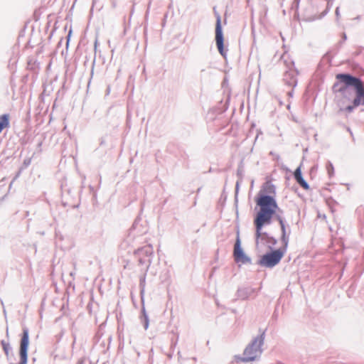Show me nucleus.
<instances>
[{"label":"nucleus","instance_id":"16","mask_svg":"<svg viewBox=\"0 0 364 364\" xmlns=\"http://www.w3.org/2000/svg\"><path fill=\"white\" fill-rule=\"evenodd\" d=\"M279 224H280L281 227H282V226H284V223H283L282 220H279Z\"/></svg>","mask_w":364,"mask_h":364},{"label":"nucleus","instance_id":"9","mask_svg":"<svg viewBox=\"0 0 364 364\" xmlns=\"http://www.w3.org/2000/svg\"><path fill=\"white\" fill-rule=\"evenodd\" d=\"M1 344L2 348H3L6 355L8 356L9 354V350H10L9 343L5 341H1Z\"/></svg>","mask_w":364,"mask_h":364},{"label":"nucleus","instance_id":"8","mask_svg":"<svg viewBox=\"0 0 364 364\" xmlns=\"http://www.w3.org/2000/svg\"><path fill=\"white\" fill-rule=\"evenodd\" d=\"M10 116L9 114H4L0 116V133L5 128L9 127Z\"/></svg>","mask_w":364,"mask_h":364},{"label":"nucleus","instance_id":"4","mask_svg":"<svg viewBox=\"0 0 364 364\" xmlns=\"http://www.w3.org/2000/svg\"><path fill=\"white\" fill-rule=\"evenodd\" d=\"M285 254V250H276L263 255L259 264L267 267H273L277 264Z\"/></svg>","mask_w":364,"mask_h":364},{"label":"nucleus","instance_id":"3","mask_svg":"<svg viewBox=\"0 0 364 364\" xmlns=\"http://www.w3.org/2000/svg\"><path fill=\"white\" fill-rule=\"evenodd\" d=\"M264 342L263 334L257 337L250 345L245 350L243 358L241 359L244 362L253 361L260 356L262 353V346Z\"/></svg>","mask_w":364,"mask_h":364},{"label":"nucleus","instance_id":"10","mask_svg":"<svg viewBox=\"0 0 364 364\" xmlns=\"http://www.w3.org/2000/svg\"><path fill=\"white\" fill-rule=\"evenodd\" d=\"M282 240L284 242V247L282 250H285L286 251L288 245V238L287 237L286 234H282Z\"/></svg>","mask_w":364,"mask_h":364},{"label":"nucleus","instance_id":"17","mask_svg":"<svg viewBox=\"0 0 364 364\" xmlns=\"http://www.w3.org/2000/svg\"><path fill=\"white\" fill-rule=\"evenodd\" d=\"M268 188H269V189H273V187H272V186H271V185H268Z\"/></svg>","mask_w":364,"mask_h":364},{"label":"nucleus","instance_id":"11","mask_svg":"<svg viewBox=\"0 0 364 364\" xmlns=\"http://www.w3.org/2000/svg\"><path fill=\"white\" fill-rule=\"evenodd\" d=\"M326 169H327L328 173L330 176H333L334 170H333V167L331 164H328L326 166Z\"/></svg>","mask_w":364,"mask_h":364},{"label":"nucleus","instance_id":"12","mask_svg":"<svg viewBox=\"0 0 364 364\" xmlns=\"http://www.w3.org/2000/svg\"><path fill=\"white\" fill-rule=\"evenodd\" d=\"M354 107H354V105H353V106H348V107H346V110H347L348 112H351V111L353 109V108H354Z\"/></svg>","mask_w":364,"mask_h":364},{"label":"nucleus","instance_id":"15","mask_svg":"<svg viewBox=\"0 0 364 364\" xmlns=\"http://www.w3.org/2000/svg\"><path fill=\"white\" fill-rule=\"evenodd\" d=\"M279 224H280L281 227H282V226H284V223H283L282 220H279Z\"/></svg>","mask_w":364,"mask_h":364},{"label":"nucleus","instance_id":"1","mask_svg":"<svg viewBox=\"0 0 364 364\" xmlns=\"http://www.w3.org/2000/svg\"><path fill=\"white\" fill-rule=\"evenodd\" d=\"M256 203L260 208L254 220L256 228V237L259 238L262 234V227L271 223L278 205L274 198L270 196H261L256 200Z\"/></svg>","mask_w":364,"mask_h":364},{"label":"nucleus","instance_id":"6","mask_svg":"<svg viewBox=\"0 0 364 364\" xmlns=\"http://www.w3.org/2000/svg\"><path fill=\"white\" fill-rule=\"evenodd\" d=\"M233 256L236 262L245 264L250 262V259L245 255L240 247V240L239 237H237L234 246Z\"/></svg>","mask_w":364,"mask_h":364},{"label":"nucleus","instance_id":"5","mask_svg":"<svg viewBox=\"0 0 364 364\" xmlns=\"http://www.w3.org/2000/svg\"><path fill=\"white\" fill-rule=\"evenodd\" d=\"M223 35L221 28V19L220 16H218L217 18L216 25H215V42L216 46L218 49L219 53L223 55H225V52L224 50V44H223Z\"/></svg>","mask_w":364,"mask_h":364},{"label":"nucleus","instance_id":"2","mask_svg":"<svg viewBox=\"0 0 364 364\" xmlns=\"http://www.w3.org/2000/svg\"><path fill=\"white\" fill-rule=\"evenodd\" d=\"M336 78L340 80L344 84L339 91L343 93H348V86H353L356 91V97L353 100L354 107L364 105V87L361 80L357 77H353L348 74H338Z\"/></svg>","mask_w":364,"mask_h":364},{"label":"nucleus","instance_id":"13","mask_svg":"<svg viewBox=\"0 0 364 364\" xmlns=\"http://www.w3.org/2000/svg\"><path fill=\"white\" fill-rule=\"evenodd\" d=\"M281 228H282V234H286L285 226H282Z\"/></svg>","mask_w":364,"mask_h":364},{"label":"nucleus","instance_id":"14","mask_svg":"<svg viewBox=\"0 0 364 364\" xmlns=\"http://www.w3.org/2000/svg\"><path fill=\"white\" fill-rule=\"evenodd\" d=\"M71 33H72V31L70 30V31H69V33H68V41H69V38H70V35H71Z\"/></svg>","mask_w":364,"mask_h":364},{"label":"nucleus","instance_id":"7","mask_svg":"<svg viewBox=\"0 0 364 364\" xmlns=\"http://www.w3.org/2000/svg\"><path fill=\"white\" fill-rule=\"evenodd\" d=\"M294 178L296 181V182L300 185L301 188H303L304 190H309V186L308 183L304 181L301 176V168L298 167L294 173Z\"/></svg>","mask_w":364,"mask_h":364}]
</instances>
